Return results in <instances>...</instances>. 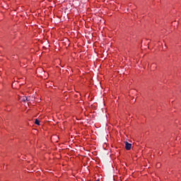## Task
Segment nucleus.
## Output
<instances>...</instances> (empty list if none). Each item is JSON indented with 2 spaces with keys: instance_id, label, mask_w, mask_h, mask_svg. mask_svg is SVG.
Returning <instances> with one entry per match:
<instances>
[{
  "instance_id": "obj_2",
  "label": "nucleus",
  "mask_w": 181,
  "mask_h": 181,
  "mask_svg": "<svg viewBox=\"0 0 181 181\" xmlns=\"http://www.w3.org/2000/svg\"><path fill=\"white\" fill-rule=\"evenodd\" d=\"M21 100L23 101V103H26V101H29V100L28 99V97H23L21 98Z\"/></svg>"
},
{
  "instance_id": "obj_3",
  "label": "nucleus",
  "mask_w": 181,
  "mask_h": 181,
  "mask_svg": "<svg viewBox=\"0 0 181 181\" xmlns=\"http://www.w3.org/2000/svg\"><path fill=\"white\" fill-rule=\"evenodd\" d=\"M35 124L36 125H40V121L37 119H35Z\"/></svg>"
},
{
  "instance_id": "obj_1",
  "label": "nucleus",
  "mask_w": 181,
  "mask_h": 181,
  "mask_svg": "<svg viewBox=\"0 0 181 181\" xmlns=\"http://www.w3.org/2000/svg\"><path fill=\"white\" fill-rule=\"evenodd\" d=\"M125 148L127 151H131V148H132V144H129L128 141L125 142Z\"/></svg>"
}]
</instances>
